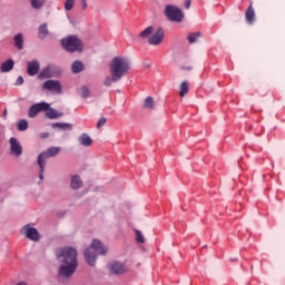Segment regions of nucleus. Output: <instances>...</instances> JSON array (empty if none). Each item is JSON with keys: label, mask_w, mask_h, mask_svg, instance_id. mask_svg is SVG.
<instances>
[{"label": "nucleus", "mask_w": 285, "mask_h": 285, "mask_svg": "<svg viewBox=\"0 0 285 285\" xmlns=\"http://www.w3.org/2000/svg\"><path fill=\"white\" fill-rule=\"evenodd\" d=\"M57 259H60L61 265L59 275L61 277H72L79 263L77 261V249L75 247H63L57 252Z\"/></svg>", "instance_id": "nucleus-1"}, {"label": "nucleus", "mask_w": 285, "mask_h": 285, "mask_svg": "<svg viewBox=\"0 0 285 285\" xmlns=\"http://www.w3.org/2000/svg\"><path fill=\"white\" fill-rule=\"evenodd\" d=\"M108 253V247L104 246L99 239H94L91 246L85 249V259L87 264L90 266H96L97 264V256L98 255H106Z\"/></svg>", "instance_id": "nucleus-2"}, {"label": "nucleus", "mask_w": 285, "mask_h": 285, "mask_svg": "<svg viewBox=\"0 0 285 285\" xmlns=\"http://www.w3.org/2000/svg\"><path fill=\"white\" fill-rule=\"evenodd\" d=\"M109 68L116 79H121L130 70V60L126 57H116L111 60Z\"/></svg>", "instance_id": "nucleus-3"}, {"label": "nucleus", "mask_w": 285, "mask_h": 285, "mask_svg": "<svg viewBox=\"0 0 285 285\" xmlns=\"http://www.w3.org/2000/svg\"><path fill=\"white\" fill-rule=\"evenodd\" d=\"M61 153V147H51L47 151L41 153L38 156V166L40 168L39 179L43 181V173L46 170V161L50 159V157H57V155Z\"/></svg>", "instance_id": "nucleus-4"}, {"label": "nucleus", "mask_w": 285, "mask_h": 285, "mask_svg": "<svg viewBox=\"0 0 285 285\" xmlns=\"http://www.w3.org/2000/svg\"><path fill=\"white\" fill-rule=\"evenodd\" d=\"M61 46L67 52H81L83 50V42L77 36L63 38Z\"/></svg>", "instance_id": "nucleus-5"}, {"label": "nucleus", "mask_w": 285, "mask_h": 285, "mask_svg": "<svg viewBox=\"0 0 285 285\" xmlns=\"http://www.w3.org/2000/svg\"><path fill=\"white\" fill-rule=\"evenodd\" d=\"M165 16L167 17L168 21H174L175 23H181L185 17L181 9L175 4H168L165 7Z\"/></svg>", "instance_id": "nucleus-6"}, {"label": "nucleus", "mask_w": 285, "mask_h": 285, "mask_svg": "<svg viewBox=\"0 0 285 285\" xmlns=\"http://www.w3.org/2000/svg\"><path fill=\"white\" fill-rule=\"evenodd\" d=\"M50 109V104L48 102H38L32 105L29 110H28V117L30 119H35V117H37V115L39 112H45V110H49Z\"/></svg>", "instance_id": "nucleus-7"}, {"label": "nucleus", "mask_w": 285, "mask_h": 285, "mask_svg": "<svg viewBox=\"0 0 285 285\" xmlns=\"http://www.w3.org/2000/svg\"><path fill=\"white\" fill-rule=\"evenodd\" d=\"M108 271L111 275H124L128 271V267L119 261H112L108 264Z\"/></svg>", "instance_id": "nucleus-8"}, {"label": "nucleus", "mask_w": 285, "mask_h": 285, "mask_svg": "<svg viewBox=\"0 0 285 285\" xmlns=\"http://www.w3.org/2000/svg\"><path fill=\"white\" fill-rule=\"evenodd\" d=\"M42 90H48V92H55V95H61V82L59 80H47L42 85Z\"/></svg>", "instance_id": "nucleus-9"}, {"label": "nucleus", "mask_w": 285, "mask_h": 285, "mask_svg": "<svg viewBox=\"0 0 285 285\" xmlns=\"http://www.w3.org/2000/svg\"><path fill=\"white\" fill-rule=\"evenodd\" d=\"M10 145V155L13 157H21L23 155V147L21 146V142H19V139L11 137L9 139Z\"/></svg>", "instance_id": "nucleus-10"}, {"label": "nucleus", "mask_w": 285, "mask_h": 285, "mask_svg": "<svg viewBox=\"0 0 285 285\" xmlns=\"http://www.w3.org/2000/svg\"><path fill=\"white\" fill-rule=\"evenodd\" d=\"M21 233L26 235L27 239H31V242H39V232L37 228L31 227L30 225H26L22 227Z\"/></svg>", "instance_id": "nucleus-11"}, {"label": "nucleus", "mask_w": 285, "mask_h": 285, "mask_svg": "<svg viewBox=\"0 0 285 285\" xmlns=\"http://www.w3.org/2000/svg\"><path fill=\"white\" fill-rule=\"evenodd\" d=\"M164 41V29L158 28L157 31L149 37V45L150 46H159Z\"/></svg>", "instance_id": "nucleus-12"}, {"label": "nucleus", "mask_w": 285, "mask_h": 285, "mask_svg": "<svg viewBox=\"0 0 285 285\" xmlns=\"http://www.w3.org/2000/svg\"><path fill=\"white\" fill-rule=\"evenodd\" d=\"M40 68H41V65H39V61L37 60L27 62V72L29 77H35L36 75H38Z\"/></svg>", "instance_id": "nucleus-13"}, {"label": "nucleus", "mask_w": 285, "mask_h": 285, "mask_svg": "<svg viewBox=\"0 0 285 285\" xmlns=\"http://www.w3.org/2000/svg\"><path fill=\"white\" fill-rule=\"evenodd\" d=\"M56 70H57V67L55 66L46 67L38 75V79H50L51 77H55Z\"/></svg>", "instance_id": "nucleus-14"}, {"label": "nucleus", "mask_w": 285, "mask_h": 285, "mask_svg": "<svg viewBox=\"0 0 285 285\" xmlns=\"http://www.w3.org/2000/svg\"><path fill=\"white\" fill-rule=\"evenodd\" d=\"M245 19L247 23H249V26H253L255 23V9L253 8V3H250L245 11Z\"/></svg>", "instance_id": "nucleus-15"}, {"label": "nucleus", "mask_w": 285, "mask_h": 285, "mask_svg": "<svg viewBox=\"0 0 285 285\" xmlns=\"http://www.w3.org/2000/svg\"><path fill=\"white\" fill-rule=\"evenodd\" d=\"M78 141L80 146H85L86 148L92 146V138H90L88 134L80 135Z\"/></svg>", "instance_id": "nucleus-16"}, {"label": "nucleus", "mask_w": 285, "mask_h": 285, "mask_svg": "<svg viewBox=\"0 0 285 285\" xmlns=\"http://www.w3.org/2000/svg\"><path fill=\"white\" fill-rule=\"evenodd\" d=\"M70 186H71L72 190H79V188H81L83 186V181L81 180V178L79 176H72Z\"/></svg>", "instance_id": "nucleus-17"}, {"label": "nucleus", "mask_w": 285, "mask_h": 285, "mask_svg": "<svg viewBox=\"0 0 285 285\" xmlns=\"http://www.w3.org/2000/svg\"><path fill=\"white\" fill-rule=\"evenodd\" d=\"M45 116L48 119H59V117H63V114H59V111L49 107V109L45 110Z\"/></svg>", "instance_id": "nucleus-18"}, {"label": "nucleus", "mask_w": 285, "mask_h": 285, "mask_svg": "<svg viewBox=\"0 0 285 285\" xmlns=\"http://www.w3.org/2000/svg\"><path fill=\"white\" fill-rule=\"evenodd\" d=\"M14 68V60L8 59L7 61L2 62L0 70L1 72H10Z\"/></svg>", "instance_id": "nucleus-19"}, {"label": "nucleus", "mask_w": 285, "mask_h": 285, "mask_svg": "<svg viewBox=\"0 0 285 285\" xmlns=\"http://www.w3.org/2000/svg\"><path fill=\"white\" fill-rule=\"evenodd\" d=\"M71 72H73V75H79V72H83V62L79 60L73 61V63L71 65Z\"/></svg>", "instance_id": "nucleus-20"}, {"label": "nucleus", "mask_w": 285, "mask_h": 285, "mask_svg": "<svg viewBox=\"0 0 285 285\" xmlns=\"http://www.w3.org/2000/svg\"><path fill=\"white\" fill-rule=\"evenodd\" d=\"M49 35L48 31V24L43 23L38 28V37L39 39H46V37Z\"/></svg>", "instance_id": "nucleus-21"}, {"label": "nucleus", "mask_w": 285, "mask_h": 285, "mask_svg": "<svg viewBox=\"0 0 285 285\" xmlns=\"http://www.w3.org/2000/svg\"><path fill=\"white\" fill-rule=\"evenodd\" d=\"M14 46L18 48V50H23V35L18 33L14 38Z\"/></svg>", "instance_id": "nucleus-22"}, {"label": "nucleus", "mask_w": 285, "mask_h": 285, "mask_svg": "<svg viewBox=\"0 0 285 285\" xmlns=\"http://www.w3.org/2000/svg\"><path fill=\"white\" fill-rule=\"evenodd\" d=\"M52 128H59L60 130H72V125L68 122H56L51 125Z\"/></svg>", "instance_id": "nucleus-23"}, {"label": "nucleus", "mask_w": 285, "mask_h": 285, "mask_svg": "<svg viewBox=\"0 0 285 285\" xmlns=\"http://www.w3.org/2000/svg\"><path fill=\"white\" fill-rule=\"evenodd\" d=\"M155 28L153 27H147L144 31L139 33L140 39H148L150 35H153Z\"/></svg>", "instance_id": "nucleus-24"}, {"label": "nucleus", "mask_w": 285, "mask_h": 285, "mask_svg": "<svg viewBox=\"0 0 285 285\" xmlns=\"http://www.w3.org/2000/svg\"><path fill=\"white\" fill-rule=\"evenodd\" d=\"M120 80H121V78H116L115 75H111V77L107 76L105 78L104 85L105 86H112V83H115L117 81H120Z\"/></svg>", "instance_id": "nucleus-25"}, {"label": "nucleus", "mask_w": 285, "mask_h": 285, "mask_svg": "<svg viewBox=\"0 0 285 285\" xmlns=\"http://www.w3.org/2000/svg\"><path fill=\"white\" fill-rule=\"evenodd\" d=\"M30 1L33 10H40V8H43V4L46 3V0H30Z\"/></svg>", "instance_id": "nucleus-26"}, {"label": "nucleus", "mask_w": 285, "mask_h": 285, "mask_svg": "<svg viewBox=\"0 0 285 285\" xmlns=\"http://www.w3.org/2000/svg\"><path fill=\"white\" fill-rule=\"evenodd\" d=\"M144 108H148L149 110H153L155 108V100L153 97H147L144 102Z\"/></svg>", "instance_id": "nucleus-27"}, {"label": "nucleus", "mask_w": 285, "mask_h": 285, "mask_svg": "<svg viewBox=\"0 0 285 285\" xmlns=\"http://www.w3.org/2000/svg\"><path fill=\"white\" fill-rule=\"evenodd\" d=\"M17 128L20 132L28 130V120L26 119L19 120Z\"/></svg>", "instance_id": "nucleus-28"}, {"label": "nucleus", "mask_w": 285, "mask_h": 285, "mask_svg": "<svg viewBox=\"0 0 285 285\" xmlns=\"http://www.w3.org/2000/svg\"><path fill=\"white\" fill-rule=\"evenodd\" d=\"M186 95H188V81H184L180 85L179 96L180 97H186Z\"/></svg>", "instance_id": "nucleus-29"}, {"label": "nucleus", "mask_w": 285, "mask_h": 285, "mask_svg": "<svg viewBox=\"0 0 285 285\" xmlns=\"http://www.w3.org/2000/svg\"><path fill=\"white\" fill-rule=\"evenodd\" d=\"M199 37H202V32L189 33V36H188L189 43H197V39Z\"/></svg>", "instance_id": "nucleus-30"}, {"label": "nucleus", "mask_w": 285, "mask_h": 285, "mask_svg": "<svg viewBox=\"0 0 285 285\" xmlns=\"http://www.w3.org/2000/svg\"><path fill=\"white\" fill-rule=\"evenodd\" d=\"M75 3H77L76 0H66L65 10L70 12V10H72V8H75Z\"/></svg>", "instance_id": "nucleus-31"}, {"label": "nucleus", "mask_w": 285, "mask_h": 285, "mask_svg": "<svg viewBox=\"0 0 285 285\" xmlns=\"http://www.w3.org/2000/svg\"><path fill=\"white\" fill-rule=\"evenodd\" d=\"M81 97L82 99H88L90 97V89L87 86L81 87Z\"/></svg>", "instance_id": "nucleus-32"}, {"label": "nucleus", "mask_w": 285, "mask_h": 285, "mask_svg": "<svg viewBox=\"0 0 285 285\" xmlns=\"http://www.w3.org/2000/svg\"><path fill=\"white\" fill-rule=\"evenodd\" d=\"M136 240L138 242V244H144L145 242L144 234L139 230H136Z\"/></svg>", "instance_id": "nucleus-33"}, {"label": "nucleus", "mask_w": 285, "mask_h": 285, "mask_svg": "<svg viewBox=\"0 0 285 285\" xmlns=\"http://www.w3.org/2000/svg\"><path fill=\"white\" fill-rule=\"evenodd\" d=\"M106 117H101L97 122V128H102V126H106Z\"/></svg>", "instance_id": "nucleus-34"}, {"label": "nucleus", "mask_w": 285, "mask_h": 285, "mask_svg": "<svg viewBox=\"0 0 285 285\" xmlns=\"http://www.w3.org/2000/svg\"><path fill=\"white\" fill-rule=\"evenodd\" d=\"M76 3L81 4L82 10H86V8H88V3L86 2V0H76Z\"/></svg>", "instance_id": "nucleus-35"}, {"label": "nucleus", "mask_w": 285, "mask_h": 285, "mask_svg": "<svg viewBox=\"0 0 285 285\" xmlns=\"http://www.w3.org/2000/svg\"><path fill=\"white\" fill-rule=\"evenodd\" d=\"M48 137H50V134H48V132L40 134L41 139H48Z\"/></svg>", "instance_id": "nucleus-36"}, {"label": "nucleus", "mask_w": 285, "mask_h": 285, "mask_svg": "<svg viewBox=\"0 0 285 285\" xmlns=\"http://www.w3.org/2000/svg\"><path fill=\"white\" fill-rule=\"evenodd\" d=\"M23 83V77H18L17 79V86H21Z\"/></svg>", "instance_id": "nucleus-37"}, {"label": "nucleus", "mask_w": 285, "mask_h": 285, "mask_svg": "<svg viewBox=\"0 0 285 285\" xmlns=\"http://www.w3.org/2000/svg\"><path fill=\"white\" fill-rule=\"evenodd\" d=\"M185 8L188 10L190 8V0L185 1Z\"/></svg>", "instance_id": "nucleus-38"}, {"label": "nucleus", "mask_w": 285, "mask_h": 285, "mask_svg": "<svg viewBox=\"0 0 285 285\" xmlns=\"http://www.w3.org/2000/svg\"><path fill=\"white\" fill-rule=\"evenodd\" d=\"M7 115H8V109H4L3 110V117H7Z\"/></svg>", "instance_id": "nucleus-39"}]
</instances>
